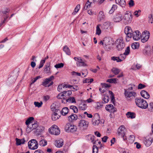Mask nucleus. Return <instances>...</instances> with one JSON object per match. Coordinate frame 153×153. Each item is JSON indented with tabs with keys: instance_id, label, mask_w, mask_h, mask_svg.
Segmentation results:
<instances>
[{
	"instance_id": "f257e3e1",
	"label": "nucleus",
	"mask_w": 153,
	"mask_h": 153,
	"mask_svg": "<svg viewBox=\"0 0 153 153\" xmlns=\"http://www.w3.org/2000/svg\"><path fill=\"white\" fill-rule=\"evenodd\" d=\"M57 105L54 104H52L51 106V109L54 111L52 115V119L53 120L55 121L58 119L60 117V114L61 113L60 108L57 106H59V104Z\"/></svg>"
},
{
	"instance_id": "f03ea898",
	"label": "nucleus",
	"mask_w": 153,
	"mask_h": 153,
	"mask_svg": "<svg viewBox=\"0 0 153 153\" xmlns=\"http://www.w3.org/2000/svg\"><path fill=\"white\" fill-rule=\"evenodd\" d=\"M132 14L130 11H126L123 16L124 22L126 24H128L131 22L132 20Z\"/></svg>"
},
{
	"instance_id": "7ed1b4c3",
	"label": "nucleus",
	"mask_w": 153,
	"mask_h": 153,
	"mask_svg": "<svg viewBox=\"0 0 153 153\" xmlns=\"http://www.w3.org/2000/svg\"><path fill=\"white\" fill-rule=\"evenodd\" d=\"M153 142V135L150 134L144 138V144L147 146L149 147L151 145Z\"/></svg>"
},
{
	"instance_id": "20e7f679",
	"label": "nucleus",
	"mask_w": 153,
	"mask_h": 153,
	"mask_svg": "<svg viewBox=\"0 0 153 153\" xmlns=\"http://www.w3.org/2000/svg\"><path fill=\"white\" fill-rule=\"evenodd\" d=\"M49 131L50 134L55 135H57L60 133V131L58 127L56 125H53L49 129Z\"/></svg>"
},
{
	"instance_id": "39448f33",
	"label": "nucleus",
	"mask_w": 153,
	"mask_h": 153,
	"mask_svg": "<svg viewBox=\"0 0 153 153\" xmlns=\"http://www.w3.org/2000/svg\"><path fill=\"white\" fill-rule=\"evenodd\" d=\"M28 144L29 148L31 149L35 150L38 148V143L35 139L31 140L29 141Z\"/></svg>"
},
{
	"instance_id": "423d86ee",
	"label": "nucleus",
	"mask_w": 153,
	"mask_h": 153,
	"mask_svg": "<svg viewBox=\"0 0 153 153\" xmlns=\"http://www.w3.org/2000/svg\"><path fill=\"white\" fill-rule=\"evenodd\" d=\"M89 125V122L84 120H80L79 122L78 126L82 130H85L87 129Z\"/></svg>"
},
{
	"instance_id": "0eeeda50",
	"label": "nucleus",
	"mask_w": 153,
	"mask_h": 153,
	"mask_svg": "<svg viewBox=\"0 0 153 153\" xmlns=\"http://www.w3.org/2000/svg\"><path fill=\"white\" fill-rule=\"evenodd\" d=\"M126 134V130L125 126L123 125L120 126L117 130V134L121 137H122L124 140L126 139V138H125Z\"/></svg>"
},
{
	"instance_id": "6e6552de",
	"label": "nucleus",
	"mask_w": 153,
	"mask_h": 153,
	"mask_svg": "<svg viewBox=\"0 0 153 153\" xmlns=\"http://www.w3.org/2000/svg\"><path fill=\"white\" fill-rule=\"evenodd\" d=\"M92 122V125L95 126H98L100 123V117L98 114H94Z\"/></svg>"
},
{
	"instance_id": "1a4fd4ad",
	"label": "nucleus",
	"mask_w": 153,
	"mask_h": 153,
	"mask_svg": "<svg viewBox=\"0 0 153 153\" xmlns=\"http://www.w3.org/2000/svg\"><path fill=\"white\" fill-rule=\"evenodd\" d=\"M77 127L76 126L72 125L71 124H67L65 127V130L67 132H74L77 130Z\"/></svg>"
},
{
	"instance_id": "9d476101",
	"label": "nucleus",
	"mask_w": 153,
	"mask_h": 153,
	"mask_svg": "<svg viewBox=\"0 0 153 153\" xmlns=\"http://www.w3.org/2000/svg\"><path fill=\"white\" fill-rule=\"evenodd\" d=\"M124 32L126 35V39L129 40L131 38V34L133 32L130 27L126 26L125 28Z\"/></svg>"
},
{
	"instance_id": "9b49d317",
	"label": "nucleus",
	"mask_w": 153,
	"mask_h": 153,
	"mask_svg": "<svg viewBox=\"0 0 153 153\" xmlns=\"http://www.w3.org/2000/svg\"><path fill=\"white\" fill-rule=\"evenodd\" d=\"M31 125L26 129V131L27 133H29L33 129L36 130L38 126V124L36 122H34L33 123H32Z\"/></svg>"
},
{
	"instance_id": "f8f14e48",
	"label": "nucleus",
	"mask_w": 153,
	"mask_h": 153,
	"mask_svg": "<svg viewBox=\"0 0 153 153\" xmlns=\"http://www.w3.org/2000/svg\"><path fill=\"white\" fill-rule=\"evenodd\" d=\"M117 48L119 51L121 50L125 46V44L121 39H118L116 41Z\"/></svg>"
},
{
	"instance_id": "ddd939ff",
	"label": "nucleus",
	"mask_w": 153,
	"mask_h": 153,
	"mask_svg": "<svg viewBox=\"0 0 153 153\" xmlns=\"http://www.w3.org/2000/svg\"><path fill=\"white\" fill-rule=\"evenodd\" d=\"M141 37L140 32L138 30L134 31L131 34V37L135 40L137 41L140 40Z\"/></svg>"
},
{
	"instance_id": "4468645a",
	"label": "nucleus",
	"mask_w": 153,
	"mask_h": 153,
	"mask_svg": "<svg viewBox=\"0 0 153 153\" xmlns=\"http://www.w3.org/2000/svg\"><path fill=\"white\" fill-rule=\"evenodd\" d=\"M124 94L126 98H131L132 97H135L136 93L135 92H130L128 90L124 89Z\"/></svg>"
},
{
	"instance_id": "2eb2a0df",
	"label": "nucleus",
	"mask_w": 153,
	"mask_h": 153,
	"mask_svg": "<svg viewBox=\"0 0 153 153\" xmlns=\"http://www.w3.org/2000/svg\"><path fill=\"white\" fill-rule=\"evenodd\" d=\"M54 77L53 76H52L46 79L42 82V85H45L48 84L49 82H51L50 84L48 86V87H49L53 84V82L51 81L54 79Z\"/></svg>"
},
{
	"instance_id": "dca6fc26",
	"label": "nucleus",
	"mask_w": 153,
	"mask_h": 153,
	"mask_svg": "<svg viewBox=\"0 0 153 153\" xmlns=\"http://www.w3.org/2000/svg\"><path fill=\"white\" fill-rule=\"evenodd\" d=\"M136 105L140 108H143V100L140 98H137L135 99Z\"/></svg>"
},
{
	"instance_id": "f3484780",
	"label": "nucleus",
	"mask_w": 153,
	"mask_h": 153,
	"mask_svg": "<svg viewBox=\"0 0 153 153\" xmlns=\"http://www.w3.org/2000/svg\"><path fill=\"white\" fill-rule=\"evenodd\" d=\"M111 25V23L109 22H104L103 24L101 25L102 30L104 31H107L109 30Z\"/></svg>"
},
{
	"instance_id": "a211bd4d",
	"label": "nucleus",
	"mask_w": 153,
	"mask_h": 153,
	"mask_svg": "<svg viewBox=\"0 0 153 153\" xmlns=\"http://www.w3.org/2000/svg\"><path fill=\"white\" fill-rule=\"evenodd\" d=\"M105 109L107 111L111 113H114L116 111V109L111 104L106 105Z\"/></svg>"
},
{
	"instance_id": "6ab92c4d",
	"label": "nucleus",
	"mask_w": 153,
	"mask_h": 153,
	"mask_svg": "<svg viewBox=\"0 0 153 153\" xmlns=\"http://www.w3.org/2000/svg\"><path fill=\"white\" fill-rule=\"evenodd\" d=\"M55 144L57 147L60 148L63 145V140L61 139L57 140L55 141Z\"/></svg>"
},
{
	"instance_id": "aec40b11",
	"label": "nucleus",
	"mask_w": 153,
	"mask_h": 153,
	"mask_svg": "<svg viewBox=\"0 0 153 153\" xmlns=\"http://www.w3.org/2000/svg\"><path fill=\"white\" fill-rule=\"evenodd\" d=\"M17 77V74H16L13 73L8 78V80L10 83L14 82Z\"/></svg>"
},
{
	"instance_id": "412c9836",
	"label": "nucleus",
	"mask_w": 153,
	"mask_h": 153,
	"mask_svg": "<svg viewBox=\"0 0 153 153\" xmlns=\"http://www.w3.org/2000/svg\"><path fill=\"white\" fill-rule=\"evenodd\" d=\"M123 19V16L120 14H117L116 15L113 19L114 21L115 22H119Z\"/></svg>"
},
{
	"instance_id": "4be33fe9",
	"label": "nucleus",
	"mask_w": 153,
	"mask_h": 153,
	"mask_svg": "<svg viewBox=\"0 0 153 153\" xmlns=\"http://www.w3.org/2000/svg\"><path fill=\"white\" fill-rule=\"evenodd\" d=\"M144 42H146L149 40L150 36V33L149 31L144 30Z\"/></svg>"
},
{
	"instance_id": "5701e85b",
	"label": "nucleus",
	"mask_w": 153,
	"mask_h": 153,
	"mask_svg": "<svg viewBox=\"0 0 153 153\" xmlns=\"http://www.w3.org/2000/svg\"><path fill=\"white\" fill-rule=\"evenodd\" d=\"M126 116L128 118L133 119L135 118L136 115L135 113L133 112H128L126 114Z\"/></svg>"
},
{
	"instance_id": "b1692460",
	"label": "nucleus",
	"mask_w": 153,
	"mask_h": 153,
	"mask_svg": "<svg viewBox=\"0 0 153 153\" xmlns=\"http://www.w3.org/2000/svg\"><path fill=\"white\" fill-rule=\"evenodd\" d=\"M144 53L147 55H149L151 53V48L150 46L147 45L145 47V48L144 49Z\"/></svg>"
},
{
	"instance_id": "393cba45",
	"label": "nucleus",
	"mask_w": 153,
	"mask_h": 153,
	"mask_svg": "<svg viewBox=\"0 0 153 153\" xmlns=\"http://www.w3.org/2000/svg\"><path fill=\"white\" fill-rule=\"evenodd\" d=\"M105 18V15L104 13L102 11H100L98 14V20L100 21L104 19Z\"/></svg>"
},
{
	"instance_id": "a878e982",
	"label": "nucleus",
	"mask_w": 153,
	"mask_h": 153,
	"mask_svg": "<svg viewBox=\"0 0 153 153\" xmlns=\"http://www.w3.org/2000/svg\"><path fill=\"white\" fill-rule=\"evenodd\" d=\"M115 1L117 4H119L122 7H125L126 5L125 0H116Z\"/></svg>"
},
{
	"instance_id": "bb28decb",
	"label": "nucleus",
	"mask_w": 153,
	"mask_h": 153,
	"mask_svg": "<svg viewBox=\"0 0 153 153\" xmlns=\"http://www.w3.org/2000/svg\"><path fill=\"white\" fill-rule=\"evenodd\" d=\"M16 145L17 146L20 145L21 144H24L25 142L24 139H20L16 138Z\"/></svg>"
},
{
	"instance_id": "cd10ccee",
	"label": "nucleus",
	"mask_w": 153,
	"mask_h": 153,
	"mask_svg": "<svg viewBox=\"0 0 153 153\" xmlns=\"http://www.w3.org/2000/svg\"><path fill=\"white\" fill-rule=\"evenodd\" d=\"M77 118V117L76 114H72L68 117V119L70 121L76 120Z\"/></svg>"
},
{
	"instance_id": "c85d7f7f",
	"label": "nucleus",
	"mask_w": 153,
	"mask_h": 153,
	"mask_svg": "<svg viewBox=\"0 0 153 153\" xmlns=\"http://www.w3.org/2000/svg\"><path fill=\"white\" fill-rule=\"evenodd\" d=\"M34 120V118L33 117H29L26 121L25 123L27 125V127L30 126L32 121Z\"/></svg>"
},
{
	"instance_id": "c756f323",
	"label": "nucleus",
	"mask_w": 153,
	"mask_h": 153,
	"mask_svg": "<svg viewBox=\"0 0 153 153\" xmlns=\"http://www.w3.org/2000/svg\"><path fill=\"white\" fill-rule=\"evenodd\" d=\"M63 50L67 55H70L71 54V52L69 48L67 46H65L64 47Z\"/></svg>"
},
{
	"instance_id": "7c9ffc66",
	"label": "nucleus",
	"mask_w": 153,
	"mask_h": 153,
	"mask_svg": "<svg viewBox=\"0 0 153 153\" xmlns=\"http://www.w3.org/2000/svg\"><path fill=\"white\" fill-rule=\"evenodd\" d=\"M76 65L78 67L85 66H87L86 64L83 61L82 59L79 61L76 62Z\"/></svg>"
},
{
	"instance_id": "2f4dec72",
	"label": "nucleus",
	"mask_w": 153,
	"mask_h": 153,
	"mask_svg": "<svg viewBox=\"0 0 153 153\" xmlns=\"http://www.w3.org/2000/svg\"><path fill=\"white\" fill-rule=\"evenodd\" d=\"M80 5L79 4H77L74 8V11L72 13V15H75L79 11L80 9Z\"/></svg>"
},
{
	"instance_id": "473e14b6",
	"label": "nucleus",
	"mask_w": 153,
	"mask_h": 153,
	"mask_svg": "<svg viewBox=\"0 0 153 153\" xmlns=\"http://www.w3.org/2000/svg\"><path fill=\"white\" fill-rule=\"evenodd\" d=\"M68 110L67 107H64L62 109L61 113L63 115H65L68 113Z\"/></svg>"
},
{
	"instance_id": "72a5a7b5",
	"label": "nucleus",
	"mask_w": 153,
	"mask_h": 153,
	"mask_svg": "<svg viewBox=\"0 0 153 153\" xmlns=\"http://www.w3.org/2000/svg\"><path fill=\"white\" fill-rule=\"evenodd\" d=\"M112 60L114 61H116L117 62H122V60H121L119 56H112L111 57Z\"/></svg>"
},
{
	"instance_id": "f704fd0d",
	"label": "nucleus",
	"mask_w": 153,
	"mask_h": 153,
	"mask_svg": "<svg viewBox=\"0 0 153 153\" xmlns=\"http://www.w3.org/2000/svg\"><path fill=\"white\" fill-rule=\"evenodd\" d=\"M39 144L40 146H44L47 145V142L45 140L43 139L39 141Z\"/></svg>"
},
{
	"instance_id": "c9c22d12",
	"label": "nucleus",
	"mask_w": 153,
	"mask_h": 153,
	"mask_svg": "<svg viewBox=\"0 0 153 153\" xmlns=\"http://www.w3.org/2000/svg\"><path fill=\"white\" fill-rule=\"evenodd\" d=\"M111 71L115 75L117 74L120 71V70L119 69L116 68H113Z\"/></svg>"
},
{
	"instance_id": "e433bc0d",
	"label": "nucleus",
	"mask_w": 153,
	"mask_h": 153,
	"mask_svg": "<svg viewBox=\"0 0 153 153\" xmlns=\"http://www.w3.org/2000/svg\"><path fill=\"white\" fill-rule=\"evenodd\" d=\"M118 80V79H117L113 78L107 79V82L110 83L116 84L117 83V81Z\"/></svg>"
},
{
	"instance_id": "4c0bfd02",
	"label": "nucleus",
	"mask_w": 153,
	"mask_h": 153,
	"mask_svg": "<svg viewBox=\"0 0 153 153\" xmlns=\"http://www.w3.org/2000/svg\"><path fill=\"white\" fill-rule=\"evenodd\" d=\"M66 101L71 103H76L75 98L74 97H70L66 100Z\"/></svg>"
},
{
	"instance_id": "58836bf2",
	"label": "nucleus",
	"mask_w": 153,
	"mask_h": 153,
	"mask_svg": "<svg viewBox=\"0 0 153 153\" xmlns=\"http://www.w3.org/2000/svg\"><path fill=\"white\" fill-rule=\"evenodd\" d=\"M104 45H106L112 44L111 42L110 41V39L108 38L105 37L104 39Z\"/></svg>"
},
{
	"instance_id": "ea45409f",
	"label": "nucleus",
	"mask_w": 153,
	"mask_h": 153,
	"mask_svg": "<svg viewBox=\"0 0 153 153\" xmlns=\"http://www.w3.org/2000/svg\"><path fill=\"white\" fill-rule=\"evenodd\" d=\"M101 26L100 24L98 25L96 27V34L98 35L100 34L101 33V30L100 28V27Z\"/></svg>"
},
{
	"instance_id": "a19ab883",
	"label": "nucleus",
	"mask_w": 153,
	"mask_h": 153,
	"mask_svg": "<svg viewBox=\"0 0 153 153\" xmlns=\"http://www.w3.org/2000/svg\"><path fill=\"white\" fill-rule=\"evenodd\" d=\"M79 108L82 110H85L87 108V106L84 103L80 104L79 106Z\"/></svg>"
},
{
	"instance_id": "79ce46f5",
	"label": "nucleus",
	"mask_w": 153,
	"mask_h": 153,
	"mask_svg": "<svg viewBox=\"0 0 153 153\" xmlns=\"http://www.w3.org/2000/svg\"><path fill=\"white\" fill-rule=\"evenodd\" d=\"M49 65L47 64L45 66V67L44 69V71L46 74H48L50 72V68H49Z\"/></svg>"
},
{
	"instance_id": "37998d69",
	"label": "nucleus",
	"mask_w": 153,
	"mask_h": 153,
	"mask_svg": "<svg viewBox=\"0 0 153 153\" xmlns=\"http://www.w3.org/2000/svg\"><path fill=\"white\" fill-rule=\"evenodd\" d=\"M131 47L134 49H137L139 47V44L137 42L133 43L131 45Z\"/></svg>"
},
{
	"instance_id": "c03bdc74",
	"label": "nucleus",
	"mask_w": 153,
	"mask_h": 153,
	"mask_svg": "<svg viewBox=\"0 0 153 153\" xmlns=\"http://www.w3.org/2000/svg\"><path fill=\"white\" fill-rule=\"evenodd\" d=\"M117 8V6L116 5L114 4L113 5L111 9L109 11V13L110 14H112L114 12L115 9H116Z\"/></svg>"
},
{
	"instance_id": "a18cd8bd",
	"label": "nucleus",
	"mask_w": 153,
	"mask_h": 153,
	"mask_svg": "<svg viewBox=\"0 0 153 153\" xmlns=\"http://www.w3.org/2000/svg\"><path fill=\"white\" fill-rule=\"evenodd\" d=\"M70 109L73 110L74 112L75 113H77L78 112V110L77 108L74 105H71L70 106Z\"/></svg>"
},
{
	"instance_id": "49530a36",
	"label": "nucleus",
	"mask_w": 153,
	"mask_h": 153,
	"mask_svg": "<svg viewBox=\"0 0 153 153\" xmlns=\"http://www.w3.org/2000/svg\"><path fill=\"white\" fill-rule=\"evenodd\" d=\"M34 105H35V107L40 108L42 106L43 104L42 102L41 101L40 102H34Z\"/></svg>"
},
{
	"instance_id": "de8ad7c7",
	"label": "nucleus",
	"mask_w": 153,
	"mask_h": 153,
	"mask_svg": "<svg viewBox=\"0 0 153 153\" xmlns=\"http://www.w3.org/2000/svg\"><path fill=\"white\" fill-rule=\"evenodd\" d=\"M130 52V48L129 47H127L125 50V52L124 53V54L126 56L128 55Z\"/></svg>"
},
{
	"instance_id": "09e8293b",
	"label": "nucleus",
	"mask_w": 153,
	"mask_h": 153,
	"mask_svg": "<svg viewBox=\"0 0 153 153\" xmlns=\"http://www.w3.org/2000/svg\"><path fill=\"white\" fill-rule=\"evenodd\" d=\"M44 128L43 126H38L37 128L36 129V130L37 131V132H40L44 130Z\"/></svg>"
},
{
	"instance_id": "8fccbe9b",
	"label": "nucleus",
	"mask_w": 153,
	"mask_h": 153,
	"mask_svg": "<svg viewBox=\"0 0 153 153\" xmlns=\"http://www.w3.org/2000/svg\"><path fill=\"white\" fill-rule=\"evenodd\" d=\"M64 64L63 63H60L56 64L54 65V67L56 68H59L63 67Z\"/></svg>"
},
{
	"instance_id": "3c124183",
	"label": "nucleus",
	"mask_w": 153,
	"mask_h": 153,
	"mask_svg": "<svg viewBox=\"0 0 153 153\" xmlns=\"http://www.w3.org/2000/svg\"><path fill=\"white\" fill-rule=\"evenodd\" d=\"M65 96V94L63 93V92L62 93H61L58 94L57 96V97L59 99H62L64 98V97Z\"/></svg>"
},
{
	"instance_id": "603ef678",
	"label": "nucleus",
	"mask_w": 153,
	"mask_h": 153,
	"mask_svg": "<svg viewBox=\"0 0 153 153\" xmlns=\"http://www.w3.org/2000/svg\"><path fill=\"white\" fill-rule=\"evenodd\" d=\"M112 43L108 45H104V48L106 49L107 51H109L110 50Z\"/></svg>"
},
{
	"instance_id": "864d4df0",
	"label": "nucleus",
	"mask_w": 153,
	"mask_h": 153,
	"mask_svg": "<svg viewBox=\"0 0 153 153\" xmlns=\"http://www.w3.org/2000/svg\"><path fill=\"white\" fill-rule=\"evenodd\" d=\"M109 94L111 95V101L114 102V101L115 100V97H114V94L112 92V91H108Z\"/></svg>"
},
{
	"instance_id": "5fc2aeb1",
	"label": "nucleus",
	"mask_w": 153,
	"mask_h": 153,
	"mask_svg": "<svg viewBox=\"0 0 153 153\" xmlns=\"http://www.w3.org/2000/svg\"><path fill=\"white\" fill-rule=\"evenodd\" d=\"M128 4L130 7H133L135 4L134 1L133 0H130L129 1Z\"/></svg>"
},
{
	"instance_id": "6e6d98bb",
	"label": "nucleus",
	"mask_w": 153,
	"mask_h": 153,
	"mask_svg": "<svg viewBox=\"0 0 153 153\" xmlns=\"http://www.w3.org/2000/svg\"><path fill=\"white\" fill-rule=\"evenodd\" d=\"M98 151V148L95 145L93 147V153H97Z\"/></svg>"
},
{
	"instance_id": "4d7b16f0",
	"label": "nucleus",
	"mask_w": 153,
	"mask_h": 153,
	"mask_svg": "<svg viewBox=\"0 0 153 153\" xmlns=\"http://www.w3.org/2000/svg\"><path fill=\"white\" fill-rule=\"evenodd\" d=\"M141 11L140 10H138L134 12V15L137 17L139 16L141 13Z\"/></svg>"
},
{
	"instance_id": "13d9d810",
	"label": "nucleus",
	"mask_w": 153,
	"mask_h": 153,
	"mask_svg": "<svg viewBox=\"0 0 153 153\" xmlns=\"http://www.w3.org/2000/svg\"><path fill=\"white\" fill-rule=\"evenodd\" d=\"M150 97L149 94L146 91L144 90V98L148 99Z\"/></svg>"
},
{
	"instance_id": "bf43d9fd",
	"label": "nucleus",
	"mask_w": 153,
	"mask_h": 153,
	"mask_svg": "<svg viewBox=\"0 0 153 153\" xmlns=\"http://www.w3.org/2000/svg\"><path fill=\"white\" fill-rule=\"evenodd\" d=\"M121 60H122V61L125 59L126 58V56L124 54V53L120 54L119 56Z\"/></svg>"
},
{
	"instance_id": "052dcab7",
	"label": "nucleus",
	"mask_w": 153,
	"mask_h": 153,
	"mask_svg": "<svg viewBox=\"0 0 153 153\" xmlns=\"http://www.w3.org/2000/svg\"><path fill=\"white\" fill-rule=\"evenodd\" d=\"M45 62V60H42L41 61L39 66V68H42Z\"/></svg>"
},
{
	"instance_id": "680f3d73",
	"label": "nucleus",
	"mask_w": 153,
	"mask_h": 153,
	"mask_svg": "<svg viewBox=\"0 0 153 153\" xmlns=\"http://www.w3.org/2000/svg\"><path fill=\"white\" fill-rule=\"evenodd\" d=\"M148 18L149 19V22L151 23H152L153 21V16L152 14H150L149 15Z\"/></svg>"
},
{
	"instance_id": "e2e57ef3",
	"label": "nucleus",
	"mask_w": 153,
	"mask_h": 153,
	"mask_svg": "<svg viewBox=\"0 0 153 153\" xmlns=\"http://www.w3.org/2000/svg\"><path fill=\"white\" fill-rule=\"evenodd\" d=\"M109 100V98L108 96H105L103 98V100L104 101V102L105 103L108 102Z\"/></svg>"
},
{
	"instance_id": "0e129e2a",
	"label": "nucleus",
	"mask_w": 153,
	"mask_h": 153,
	"mask_svg": "<svg viewBox=\"0 0 153 153\" xmlns=\"http://www.w3.org/2000/svg\"><path fill=\"white\" fill-rule=\"evenodd\" d=\"M96 105V106H95V108L97 109H100L101 108L102 106L101 102H97Z\"/></svg>"
},
{
	"instance_id": "69168bd1",
	"label": "nucleus",
	"mask_w": 153,
	"mask_h": 153,
	"mask_svg": "<svg viewBox=\"0 0 153 153\" xmlns=\"http://www.w3.org/2000/svg\"><path fill=\"white\" fill-rule=\"evenodd\" d=\"M63 93H64L66 95H68V96L71 95L72 94V92L71 91H64Z\"/></svg>"
},
{
	"instance_id": "338daca9",
	"label": "nucleus",
	"mask_w": 153,
	"mask_h": 153,
	"mask_svg": "<svg viewBox=\"0 0 153 153\" xmlns=\"http://www.w3.org/2000/svg\"><path fill=\"white\" fill-rule=\"evenodd\" d=\"M92 3H90L89 4L86 3L85 4V6L84 7V9L85 10H87L88 8H89L91 6V4Z\"/></svg>"
},
{
	"instance_id": "774afa93",
	"label": "nucleus",
	"mask_w": 153,
	"mask_h": 153,
	"mask_svg": "<svg viewBox=\"0 0 153 153\" xmlns=\"http://www.w3.org/2000/svg\"><path fill=\"white\" fill-rule=\"evenodd\" d=\"M71 74L73 75L74 76H81V74L79 73H78L77 72H76L75 71H73L71 72Z\"/></svg>"
}]
</instances>
